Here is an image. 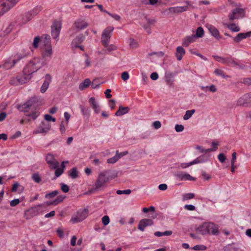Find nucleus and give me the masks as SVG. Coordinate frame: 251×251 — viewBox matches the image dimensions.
<instances>
[{"instance_id":"f257e3e1","label":"nucleus","mask_w":251,"mask_h":251,"mask_svg":"<svg viewBox=\"0 0 251 251\" xmlns=\"http://www.w3.org/2000/svg\"><path fill=\"white\" fill-rule=\"evenodd\" d=\"M39 105L37 102V98L34 97L29 99L27 102L22 105L18 106V109L20 111L26 113V116L29 117L30 120H35L40 115L38 110Z\"/></svg>"},{"instance_id":"f03ea898","label":"nucleus","mask_w":251,"mask_h":251,"mask_svg":"<svg viewBox=\"0 0 251 251\" xmlns=\"http://www.w3.org/2000/svg\"><path fill=\"white\" fill-rule=\"evenodd\" d=\"M46 65L45 61L42 60L40 57H34L25 67L23 73L31 76L33 73L36 72Z\"/></svg>"},{"instance_id":"7ed1b4c3","label":"nucleus","mask_w":251,"mask_h":251,"mask_svg":"<svg viewBox=\"0 0 251 251\" xmlns=\"http://www.w3.org/2000/svg\"><path fill=\"white\" fill-rule=\"evenodd\" d=\"M41 49L42 57L40 58L42 60L45 61L46 64H47L51 58L52 53L50 35L46 34L44 36V39L42 40Z\"/></svg>"},{"instance_id":"20e7f679","label":"nucleus","mask_w":251,"mask_h":251,"mask_svg":"<svg viewBox=\"0 0 251 251\" xmlns=\"http://www.w3.org/2000/svg\"><path fill=\"white\" fill-rule=\"evenodd\" d=\"M108 172V171H103L99 174L98 178L93 185L94 190H99L105 186L106 183L110 180L109 177L107 175Z\"/></svg>"},{"instance_id":"39448f33","label":"nucleus","mask_w":251,"mask_h":251,"mask_svg":"<svg viewBox=\"0 0 251 251\" xmlns=\"http://www.w3.org/2000/svg\"><path fill=\"white\" fill-rule=\"evenodd\" d=\"M20 0H0V16L15 7Z\"/></svg>"},{"instance_id":"423d86ee","label":"nucleus","mask_w":251,"mask_h":251,"mask_svg":"<svg viewBox=\"0 0 251 251\" xmlns=\"http://www.w3.org/2000/svg\"><path fill=\"white\" fill-rule=\"evenodd\" d=\"M20 0H0V16L15 7Z\"/></svg>"},{"instance_id":"0eeeda50","label":"nucleus","mask_w":251,"mask_h":251,"mask_svg":"<svg viewBox=\"0 0 251 251\" xmlns=\"http://www.w3.org/2000/svg\"><path fill=\"white\" fill-rule=\"evenodd\" d=\"M25 56V55L17 54L14 59H7L3 61L1 64L0 65V68H2L4 70L10 69Z\"/></svg>"},{"instance_id":"6e6552de","label":"nucleus","mask_w":251,"mask_h":251,"mask_svg":"<svg viewBox=\"0 0 251 251\" xmlns=\"http://www.w3.org/2000/svg\"><path fill=\"white\" fill-rule=\"evenodd\" d=\"M212 57L217 61L228 66L236 67L239 66L238 64L231 56L224 57L218 55H213Z\"/></svg>"},{"instance_id":"1a4fd4ad","label":"nucleus","mask_w":251,"mask_h":251,"mask_svg":"<svg viewBox=\"0 0 251 251\" xmlns=\"http://www.w3.org/2000/svg\"><path fill=\"white\" fill-rule=\"evenodd\" d=\"M31 78V76L23 73V75H19L12 77L10 80V84L12 85H19L26 83Z\"/></svg>"},{"instance_id":"9d476101","label":"nucleus","mask_w":251,"mask_h":251,"mask_svg":"<svg viewBox=\"0 0 251 251\" xmlns=\"http://www.w3.org/2000/svg\"><path fill=\"white\" fill-rule=\"evenodd\" d=\"M88 210L87 209L79 210L75 215H73L71 222L73 223H77L84 220L88 216Z\"/></svg>"},{"instance_id":"9b49d317","label":"nucleus","mask_w":251,"mask_h":251,"mask_svg":"<svg viewBox=\"0 0 251 251\" xmlns=\"http://www.w3.org/2000/svg\"><path fill=\"white\" fill-rule=\"evenodd\" d=\"M113 30V27L108 26L103 32L101 38V42L103 46H107V44L109 43L111 34Z\"/></svg>"},{"instance_id":"f8f14e48","label":"nucleus","mask_w":251,"mask_h":251,"mask_svg":"<svg viewBox=\"0 0 251 251\" xmlns=\"http://www.w3.org/2000/svg\"><path fill=\"white\" fill-rule=\"evenodd\" d=\"M42 9L41 6H37L34 7L32 10L25 13L24 16V23L29 21L32 18L37 15Z\"/></svg>"},{"instance_id":"ddd939ff","label":"nucleus","mask_w":251,"mask_h":251,"mask_svg":"<svg viewBox=\"0 0 251 251\" xmlns=\"http://www.w3.org/2000/svg\"><path fill=\"white\" fill-rule=\"evenodd\" d=\"M245 14V10L243 8H236L228 14V18L230 20L237 19L243 17Z\"/></svg>"},{"instance_id":"4468645a","label":"nucleus","mask_w":251,"mask_h":251,"mask_svg":"<svg viewBox=\"0 0 251 251\" xmlns=\"http://www.w3.org/2000/svg\"><path fill=\"white\" fill-rule=\"evenodd\" d=\"M51 126L50 124L42 122L39 125L37 129L33 131V133H47L50 129Z\"/></svg>"},{"instance_id":"2eb2a0df","label":"nucleus","mask_w":251,"mask_h":251,"mask_svg":"<svg viewBox=\"0 0 251 251\" xmlns=\"http://www.w3.org/2000/svg\"><path fill=\"white\" fill-rule=\"evenodd\" d=\"M239 106H248L251 105V93L246 94L240 97L237 101Z\"/></svg>"},{"instance_id":"dca6fc26","label":"nucleus","mask_w":251,"mask_h":251,"mask_svg":"<svg viewBox=\"0 0 251 251\" xmlns=\"http://www.w3.org/2000/svg\"><path fill=\"white\" fill-rule=\"evenodd\" d=\"M61 24L60 21H55L51 26V36L54 39L57 38L60 34Z\"/></svg>"},{"instance_id":"f3484780","label":"nucleus","mask_w":251,"mask_h":251,"mask_svg":"<svg viewBox=\"0 0 251 251\" xmlns=\"http://www.w3.org/2000/svg\"><path fill=\"white\" fill-rule=\"evenodd\" d=\"M46 160L49 166V167L51 169H56L59 166V162L56 160L54 156L51 154H47Z\"/></svg>"},{"instance_id":"a211bd4d","label":"nucleus","mask_w":251,"mask_h":251,"mask_svg":"<svg viewBox=\"0 0 251 251\" xmlns=\"http://www.w3.org/2000/svg\"><path fill=\"white\" fill-rule=\"evenodd\" d=\"M85 37L82 35L80 34L76 37L75 39L73 40L72 43V47L73 48H79L81 50H83V47L80 46V44L84 40Z\"/></svg>"},{"instance_id":"6ab92c4d","label":"nucleus","mask_w":251,"mask_h":251,"mask_svg":"<svg viewBox=\"0 0 251 251\" xmlns=\"http://www.w3.org/2000/svg\"><path fill=\"white\" fill-rule=\"evenodd\" d=\"M175 176L179 180H191L193 181L195 178L189 174L182 172H177L175 174Z\"/></svg>"},{"instance_id":"aec40b11","label":"nucleus","mask_w":251,"mask_h":251,"mask_svg":"<svg viewBox=\"0 0 251 251\" xmlns=\"http://www.w3.org/2000/svg\"><path fill=\"white\" fill-rule=\"evenodd\" d=\"M153 223L151 219H144L140 221L138 228L140 230L143 231L146 226H151Z\"/></svg>"},{"instance_id":"412c9836","label":"nucleus","mask_w":251,"mask_h":251,"mask_svg":"<svg viewBox=\"0 0 251 251\" xmlns=\"http://www.w3.org/2000/svg\"><path fill=\"white\" fill-rule=\"evenodd\" d=\"M146 23L142 24V26L145 30L149 33H151V26L153 25L155 23V20L154 19L145 18Z\"/></svg>"},{"instance_id":"4be33fe9","label":"nucleus","mask_w":251,"mask_h":251,"mask_svg":"<svg viewBox=\"0 0 251 251\" xmlns=\"http://www.w3.org/2000/svg\"><path fill=\"white\" fill-rule=\"evenodd\" d=\"M51 81V76L50 74H47L45 76V79L43 83L40 91L42 93H44L48 89L50 83Z\"/></svg>"},{"instance_id":"5701e85b","label":"nucleus","mask_w":251,"mask_h":251,"mask_svg":"<svg viewBox=\"0 0 251 251\" xmlns=\"http://www.w3.org/2000/svg\"><path fill=\"white\" fill-rule=\"evenodd\" d=\"M187 5L183 6H176L170 8L171 12L178 13L187 11L188 9V6L190 5V2L186 1Z\"/></svg>"},{"instance_id":"b1692460","label":"nucleus","mask_w":251,"mask_h":251,"mask_svg":"<svg viewBox=\"0 0 251 251\" xmlns=\"http://www.w3.org/2000/svg\"><path fill=\"white\" fill-rule=\"evenodd\" d=\"M74 25L76 28L79 30L86 28L88 25V24L84 20L81 19L75 21L74 23Z\"/></svg>"},{"instance_id":"393cba45","label":"nucleus","mask_w":251,"mask_h":251,"mask_svg":"<svg viewBox=\"0 0 251 251\" xmlns=\"http://www.w3.org/2000/svg\"><path fill=\"white\" fill-rule=\"evenodd\" d=\"M208 234L216 235L218 234L219 230L217 226L212 223H206Z\"/></svg>"},{"instance_id":"a878e982","label":"nucleus","mask_w":251,"mask_h":251,"mask_svg":"<svg viewBox=\"0 0 251 251\" xmlns=\"http://www.w3.org/2000/svg\"><path fill=\"white\" fill-rule=\"evenodd\" d=\"M251 36V31L247 33H240L237 35L236 37L233 38V40L236 43H239L242 40L249 37Z\"/></svg>"},{"instance_id":"bb28decb","label":"nucleus","mask_w":251,"mask_h":251,"mask_svg":"<svg viewBox=\"0 0 251 251\" xmlns=\"http://www.w3.org/2000/svg\"><path fill=\"white\" fill-rule=\"evenodd\" d=\"M207 28L210 33L217 39L221 38V36L219 30L213 25H209L207 26Z\"/></svg>"},{"instance_id":"cd10ccee","label":"nucleus","mask_w":251,"mask_h":251,"mask_svg":"<svg viewBox=\"0 0 251 251\" xmlns=\"http://www.w3.org/2000/svg\"><path fill=\"white\" fill-rule=\"evenodd\" d=\"M196 36L193 35L187 36L184 38L182 45L184 47H187L190 44L194 43L196 41Z\"/></svg>"},{"instance_id":"c85d7f7f","label":"nucleus","mask_w":251,"mask_h":251,"mask_svg":"<svg viewBox=\"0 0 251 251\" xmlns=\"http://www.w3.org/2000/svg\"><path fill=\"white\" fill-rule=\"evenodd\" d=\"M185 54V50L181 46H178L176 49V56L178 61H180Z\"/></svg>"},{"instance_id":"c756f323","label":"nucleus","mask_w":251,"mask_h":251,"mask_svg":"<svg viewBox=\"0 0 251 251\" xmlns=\"http://www.w3.org/2000/svg\"><path fill=\"white\" fill-rule=\"evenodd\" d=\"M197 231L202 235H205L208 234V230L207 228V224L205 223L202 225L200 226L197 229Z\"/></svg>"},{"instance_id":"7c9ffc66","label":"nucleus","mask_w":251,"mask_h":251,"mask_svg":"<svg viewBox=\"0 0 251 251\" xmlns=\"http://www.w3.org/2000/svg\"><path fill=\"white\" fill-rule=\"evenodd\" d=\"M129 108L128 107L120 106L115 115L116 116H121L128 112Z\"/></svg>"},{"instance_id":"2f4dec72","label":"nucleus","mask_w":251,"mask_h":251,"mask_svg":"<svg viewBox=\"0 0 251 251\" xmlns=\"http://www.w3.org/2000/svg\"><path fill=\"white\" fill-rule=\"evenodd\" d=\"M55 205V203L54 202V201H47V202H44L43 203H42V204L38 205L35 208L36 209V210L38 212H39V211L41 212L42 210V209H43L44 208H46L48 206H50V205Z\"/></svg>"},{"instance_id":"473e14b6","label":"nucleus","mask_w":251,"mask_h":251,"mask_svg":"<svg viewBox=\"0 0 251 251\" xmlns=\"http://www.w3.org/2000/svg\"><path fill=\"white\" fill-rule=\"evenodd\" d=\"M91 84V81L89 79H85L82 83L79 84V89L83 90L88 88Z\"/></svg>"},{"instance_id":"72a5a7b5","label":"nucleus","mask_w":251,"mask_h":251,"mask_svg":"<svg viewBox=\"0 0 251 251\" xmlns=\"http://www.w3.org/2000/svg\"><path fill=\"white\" fill-rule=\"evenodd\" d=\"M46 34L43 35L41 38L39 36H37L34 38L32 44L34 48L37 49L39 47V44L40 43H41V45L42 46V40L44 39V36Z\"/></svg>"},{"instance_id":"f704fd0d","label":"nucleus","mask_w":251,"mask_h":251,"mask_svg":"<svg viewBox=\"0 0 251 251\" xmlns=\"http://www.w3.org/2000/svg\"><path fill=\"white\" fill-rule=\"evenodd\" d=\"M89 102L90 103L93 109L99 106L98 101L94 97H91L89 99Z\"/></svg>"},{"instance_id":"c9c22d12","label":"nucleus","mask_w":251,"mask_h":251,"mask_svg":"<svg viewBox=\"0 0 251 251\" xmlns=\"http://www.w3.org/2000/svg\"><path fill=\"white\" fill-rule=\"evenodd\" d=\"M104 47L106 48V50H103V54H107L108 52H110L112 51L115 50H116V47L113 45H109L108 44H107V46H104Z\"/></svg>"},{"instance_id":"e433bc0d","label":"nucleus","mask_w":251,"mask_h":251,"mask_svg":"<svg viewBox=\"0 0 251 251\" xmlns=\"http://www.w3.org/2000/svg\"><path fill=\"white\" fill-rule=\"evenodd\" d=\"M195 112V109H192L191 110H187L185 112V115L183 116V119L184 120H187L189 119L193 115V114Z\"/></svg>"},{"instance_id":"4c0bfd02","label":"nucleus","mask_w":251,"mask_h":251,"mask_svg":"<svg viewBox=\"0 0 251 251\" xmlns=\"http://www.w3.org/2000/svg\"><path fill=\"white\" fill-rule=\"evenodd\" d=\"M227 27L233 32H238L240 30V27L236 26L235 24L227 25Z\"/></svg>"},{"instance_id":"58836bf2","label":"nucleus","mask_w":251,"mask_h":251,"mask_svg":"<svg viewBox=\"0 0 251 251\" xmlns=\"http://www.w3.org/2000/svg\"><path fill=\"white\" fill-rule=\"evenodd\" d=\"M204 35V30L202 27H199L196 30V34L194 35L196 38H201Z\"/></svg>"},{"instance_id":"ea45409f","label":"nucleus","mask_w":251,"mask_h":251,"mask_svg":"<svg viewBox=\"0 0 251 251\" xmlns=\"http://www.w3.org/2000/svg\"><path fill=\"white\" fill-rule=\"evenodd\" d=\"M189 51L191 54H195L204 60H207V58L206 57L203 56L202 54L200 53L197 50H196L195 49H190L189 50Z\"/></svg>"},{"instance_id":"a19ab883","label":"nucleus","mask_w":251,"mask_h":251,"mask_svg":"<svg viewBox=\"0 0 251 251\" xmlns=\"http://www.w3.org/2000/svg\"><path fill=\"white\" fill-rule=\"evenodd\" d=\"M31 178L37 183H39L41 181V177L37 173L33 174L31 176Z\"/></svg>"},{"instance_id":"79ce46f5","label":"nucleus","mask_w":251,"mask_h":251,"mask_svg":"<svg viewBox=\"0 0 251 251\" xmlns=\"http://www.w3.org/2000/svg\"><path fill=\"white\" fill-rule=\"evenodd\" d=\"M214 73L216 75L221 76L223 78H226V77H227V76L226 75L224 72L221 69H215L214 72Z\"/></svg>"},{"instance_id":"37998d69","label":"nucleus","mask_w":251,"mask_h":251,"mask_svg":"<svg viewBox=\"0 0 251 251\" xmlns=\"http://www.w3.org/2000/svg\"><path fill=\"white\" fill-rule=\"evenodd\" d=\"M58 191L54 190L50 193H47L45 197L46 199H50L54 198L58 194Z\"/></svg>"},{"instance_id":"c03bdc74","label":"nucleus","mask_w":251,"mask_h":251,"mask_svg":"<svg viewBox=\"0 0 251 251\" xmlns=\"http://www.w3.org/2000/svg\"><path fill=\"white\" fill-rule=\"evenodd\" d=\"M119 160L118 157V151H116V154L113 157L108 158L107 160V162L109 164H113L116 163Z\"/></svg>"},{"instance_id":"a18cd8bd","label":"nucleus","mask_w":251,"mask_h":251,"mask_svg":"<svg viewBox=\"0 0 251 251\" xmlns=\"http://www.w3.org/2000/svg\"><path fill=\"white\" fill-rule=\"evenodd\" d=\"M80 110L83 116H86L88 117L90 116V110L85 107H83L82 106H80Z\"/></svg>"},{"instance_id":"49530a36","label":"nucleus","mask_w":251,"mask_h":251,"mask_svg":"<svg viewBox=\"0 0 251 251\" xmlns=\"http://www.w3.org/2000/svg\"><path fill=\"white\" fill-rule=\"evenodd\" d=\"M69 176L72 178H75L77 177L78 172L75 168H73L71 172L69 173Z\"/></svg>"},{"instance_id":"de8ad7c7","label":"nucleus","mask_w":251,"mask_h":251,"mask_svg":"<svg viewBox=\"0 0 251 251\" xmlns=\"http://www.w3.org/2000/svg\"><path fill=\"white\" fill-rule=\"evenodd\" d=\"M65 197L63 195H59L57 196L56 198L53 201L55 205H56L58 203H60L61 202H62L64 199Z\"/></svg>"},{"instance_id":"09e8293b","label":"nucleus","mask_w":251,"mask_h":251,"mask_svg":"<svg viewBox=\"0 0 251 251\" xmlns=\"http://www.w3.org/2000/svg\"><path fill=\"white\" fill-rule=\"evenodd\" d=\"M192 249L195 251H204L206 249V247L203 245H198L193 247Z\"/></svg>"},{"instance_id":"8fccbe9b","label":"nucleus","mask_w":251,"mask_h":251,"mask_svg":"<svg viewBox=\"0 0 251 251\" xmlns=\"http://www.w3.org/2000/svg\"><path fill=\"white\" fill-rule=\"evenodd\" d=\"M131 191L130 189H126L124 190H117L116 193L118 195L126 194L129 195L131 193Z\"/></svg>"},{"instance_id":"3c124183","label":"nucleus","mask_w":251,"mask_h":251,"mask_svg":"<svg viewBox=\"0 0 251 251\" xmlns=\"http://www.w3.org/2000/svg\"><path fill=\"white\" fill-rule=\"evenodd\" d=\"M195 195L193 193H187L184 195L183 196V200H188L193 199Z\"/></svg>"},{"instance_id":"603ef678","label":"nucleus","mask_w":251,"mask_h":251,"mask_svg":"<svg viewBox=\"0 0 251 251\" xmlns=\"http://www.w3.org/2000/svg\"><path fill=\"white\" fill-rule=\"evenodd\" d=\"M200 158V161H201L200 163H203L206 162L208 161L209 157L207 156H205L204 155H201L199 156Z\"/></svg>"},{"instance_id":"864d4df0","label":"nucleus","mask_w":251,"mask_h":251,"mask_svg":"<svg viewBox=\"0 0 251 251\" xmlns=\"http://www.w3.org/2000/svg\"><path fill=\"white\" fill-rule=\"evenodd\" d=\"M218 143L216 142H212V146L213 147L212 148L210 149H207V151L211 152V151H215L218 149Z\"/></svg>"},{"instance_id":"5fc2aeb1","label":"nucleus","mask_w":251,"mask_h":251,"mask_svg":"<svg viewBox=\"0 0 251 251\" xmlns=\"http://www.w3.org/2000/svg\"><path fill=\"white\" fill-rule=\"evenodd\" d=\"M121 78L124 81L127 80L129 78V75L127 72H124L121 75Z\"/></svg>"},{"instance_id":"6e6d98bb","label":"nucleus","mask_w":251,"mask_h":251,"mask_svg":"<svg viewBox=\"0 0 251 251\" xmlns=\"http://www.w3.org/2000/svg\"><path fill=\"white\" fill-rule=\"evenodd\" d=\"M102 222L104 226L107 225L110 222V219L108 216H104L102 218Z\"/></svg>"},{"instance_id":"4d7b16f0","label":"nucleus","mask_w":251,"mask_h":251,"mask_svg":"<svg viewBox=\"0 0 251 251\" xmlns=\"http://www.w3.org/2000/svg\"><path fill=\"white\" fill-rule=\"evenodd\" d=\"M218 159L221 162L223 163L225 161L226 157L225 154L223 153H221L218 155Z\"/></svg>"},{"instance_id":"13d9d810","label":"nucleus","mask_w":251,"mask_h":251,"mask_svg":"<svg viewBox=\"0 0 251 251\" xmlns=\"http://www.w3.org/2000/svg\"><path fill=\"white\" fill-rule=\"evenodd\" d=\"M184 126L181 125H176L175 126V130L177 132H180L184 130Z\"/></svg>"},{"instance_id":"bf43d9fd","label":"nucleus","mask_w":251,"mask_h":251,"mask_svg":"<svg viewBox=\"0 0 251 251\" xmlns=\"http://www.w3.org/2000/svg\"><path fill=\"white\" fill-rule=\"evenodd\" d=\"M20 202V201L19 200V199H14L10 201V205L12 207H14L18 205Z\"/></svg>"},{"instance_id":"052dcab7","label":"nucleus","mask_w":251,"mask_h":251,"mask_svg":"<svg viewBox=\"0 0 251 251\" xmlns=\"http://www.w3.org/2000/svg\"><path fill=\"white\" fill-rule=\"evenodd\" d=\"M44 118L46 121H47L48 122H49V121L55 122L56 120L55 118L52 117V116H51L50 115H49V114L45 115Z\"/></svg>"},{"instance_id":"680f3d73","label":"nucleus","mask_w":251,"mask_h":251,"mask_svg":"<svg viewBox=\"0 0 251 251\" xmlns=\"http://www.w3.org/2000/svg\"><path fill=\"white\" fill-rule=\"evenodd\" d=\"M61 189L63 192L67 193L69 191V187L65 184H62Z\"/></svg>"},{"instance_id":"e2e57ef3","label":"nucleus","mask_w":251,"mask_h":251,"mask_svg":"<svg viewBox=\"0 0 251 251\" xmlns=\"http://www.w3.org/2000/svg\"><path fill=\"white\" fill-rule=\"evenodd\" d=\"M55 169V175L56 177H59L63 173V170L62 169L59 168L58 167Z\"/></svg>"},{"instance_id":"0e129e2a","label":"nucleus","mask_w":251,"mask_h":251,"mask_svg":"<svg viewBox=\"0 0 251 251\" xmlns=\"http://www.w3.org/2000/svg\"><path fill=\"white\" fill-rule=\"evenodd\" d=\"M153 126L155 129H158L161 126V124L160 122L157 121H155L153 123Z\"/></svg>"},{"instance_id":"69168bd1","label":"nucleus","mask_w":251,"mask_h":251,"mask_svg":"<svg viewBox=\"0 0 251 251\" xmlns=\"http://www.w3.org/2000/svg\"><path fill=\"white\" fill-rule=\"evenodd\" d=\"M56 232L59 237L63 238L64 237V231L61 228L57 229Z\"/></svg>"},{"instance_id":"338daca9","label":"nucleus","mask_w":251,"mask_h":251,"mask_svg":"<svg viewBox=\"0 0 251 251\" xmlns=\"http://www.w3.org/2000/svg\"><path fill=\"white\" fill-rule=\"evenodd\" d=\"M167 188L168 186L165 183L161 184L158 186L159 189L161 191H165L167 189Z\"/></svg>"},{"instance_id":"774afa93","label":"nucleus","mask_w":251,"mask_h":251,"mask_svg":"<svg viewBox=\"0 0 251 251\" xmlns=\"http://www.w3.org/2000/svg\"><path fill=\"white\" fill-rule=\"evenodd\" d=\"M225 251H235L234 249L231 245H228L224 248Z\"/></svg>"}]
</instances>
